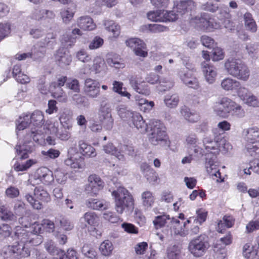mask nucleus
I'll use <instances>...</instances> for the list:
<instances>
[{
    "mask_svg": "<svg viewBox=\"0 0 259 259\" xmlns=\"http://www.w3.org/2000/svg\"><path fill=\"white\" fill-rule=\"evenodd\" d=\"M103 24L105 29L111 32L114 37H117L120 33V27L114 21L109 20H105Z\"/></svg>",
    "mask_w": 259,
    "mask_h": 259,
    "instance_id": "72a5a7b5",
    "label": "nucleus"
},
{
    "mask_svg": "<svg viewBox=\"0 0 259 259\" xmlns=\"http://www.w3.org/2000/svg\"><path fill=\"white\" fill-rule=\"evenodd\" d=\"M127 46L133 49L135 54L137 56L145 57L148 53L145 51L146 45L144 42L138 38H132L127 40L125 42Z\"/></svg>",
    "mask_w": 259,
    "mask_h": 259,
    "instance_id": "2eb2a0df",
    "label": "nucleus"
},
{
    "mask_svg": "<svg viewBox=\"0 0 259 259\" xmlns=\"http://www.w3.org/2000/svg\"><path fill=\"white\" fill-rule=\"evenodd\" d=\"M224 67L229 75L238 80L246 81L249 78L250 71L248 67L239 59H227L224 64Z\"/></svg>",
    "mask_w": 259,
    "mask_h": 259,
    "instance_id": "7ed1b4c3",
    "label": "nucleus"
},
{
    "mask_svg": "<svg viewBox=\"0 0 259 259\" xmlns=\"http://www.w3.org/2000/svg\"><path fill=\"white\" fill-rule=\"evenodd\" d=\"M76 25L81 29L88 31L93 30L96 27L93 19L88 16L79 17L76 21Z\"/></svg>",
    "mask_w": 259,
    "mask_h": 259,
    "instance_id": "aec40b11",
    "label": "nucleus"
},
{
    "mask_svg": "<svg viewBox=\"0 0 259 259\" xmlns=\"http://www.w3.org/2000/svg\"><path fill=\"white\" fill-rule=\"evenodd\" d=\"M197 218L194 219V223L201 225L206 220L207 212L204 209L200 208L196 211Z\"/></svg>",
    "mask_w": 259,
    "mask_h": 259,
    "instance_id": "13d9d810",
    "label": "nucleus"
},
{
    "mask_svg": "<svg viewBox=\"0 0 259 259\" xmlns=\"http://www.w3.org/2000/svg\"><path fill=\"white\" fill-rule=\"evenodd\" d=\"M66 87L75 93L80 92V85L78 80L76 79H68L66 83Z\"/></svg>",
    "mask_w": 259,
    "mask_h": 259,
    "instance_id": "052dcab7",
    "label": "nucleus"
},
{
    "mask_svg": "<svg viewBox=\"0 0 259 259\" xmlns=\"http://www.w3.org/2000/svg\"><path fill=\"white\" fill-rule=\"evenodd\" d=\"M175 6L181 16L189 13L195 8V3L192 0L181 1Z\"/></svg>",
    "mask_w": 259,
    "mask_h": 259,
    "instance_id": "412c9836",
    "label": "nucleus"
},
{
    "mask_svg": "<svg viewBox=\"0 0 259 259\" xmlns=\"http://www.w3.org/2000/svg\"><path fill=\"white\" fill-rule=\"evenodd\" d=\"M168 222H170L174 229V233L182 237H185L188 234V230L185 229L186 222L183 226H179L180 221L177 218H170L168 215L163 214L155 217L153 221V225L156 229H160L164 226Z\"/></svg>",
    "mask_w": 259,
    "mask_h": 259,
    "instance_id": "423d86ee",
    "label": "nucleus"
},
{
    "mask_svg": "<svg viewBox=\"0 0 259 259\" xmlns=\"http://www.w3.org/2000/svg\"><path fill=\"white\" fill-rule=\"evenodd\" d=\"M186 144L189 147H192L194 148V151L195 153L203 154L202 150L197 147L198 143V138L196 134L191 133L186 136Z\"/></svg>",
    "mask_w": 259,
    "mask_h": 259,
    "instance_id": "473e14b6",
    "label": "nucleus"
},
{
    "mask_svg": "<svg viewBox=\"0 0 259 259\" xmlns=\"http://www.w3.org/2000/svg\"><path fill=\"white\" fill-rule=\"evenodd\" d=\"M79 148L80 152L85 156L95 157L96 156L95 149L87 143L80 141L79 142Z\"/></svg>",
    "mask_w": 259,
    "mask_h": 259,
    "instance_id": "f704fd0d",
    "label": "nucleus"
},
{
    "mask_svg": "<svg viewBox=\"0 0 259 259\" xmlns=\"http://www.w3.org/2000/svg\"><path fill=\"white\" fill-rule=\"evenodd\" d=\"M128 123L131 126L132 124L141 133H145L147 130V125L139 113L136 112L133 115Z\"/></svg>",
    "mask_w": 259,
    "mask_h": 259,
    "instance_id": "b1692460",
    "label": "nucleus"
},
{
    "mask_svg": "<svg viewBox=\"0 0 259 259\" xmlns=\"http://www.w3.org/2000/svg\"><path fill=\"white\" fill-rule=\"evenodd\" d=\"M179 76L183 83L188 87L195 89L198 88V80L194 76L192 70L180 71L179 73Z\"/></svg>",
    "mask_w": 259,
    "mask_h": 259,
    "instance_id": "a211bd4d",
    "label": "nucleus"
},
{
    "mask_svg": "<svg viewBox=\"0 0 259 259\" xmlns=\"http://www.w3.org/2000/svg\"><path fill=\"white\" fill-rule=\"evenodd\" d=\"M55 58L58 65L62 67L69 65L71 62V56L66 53L63 49H59L57 51Z\"/></svg>",
    "mask_w": 259,
    "mask_h": 259,
    "instance_id": "393cba45",
    "label": "nucleus"
},
{
    "mask_svg": "<svg viewBox=\"0 0 259 259\" xmlns=\"http://www.w3.org/2000/svg\"><path fill=\"white\" fill-rule=\"evenodd\" d=\"M235 223V219L232 216L225 215L222 220H221L218 223V231L222 232L221 229L223 228L224 226L227 228L232 227Z\"/></svg>",
    "mask_w": 259,
    "mask_h": 259,
    "instance_id": "8fccbe9b",
    "label": "nucleus"
},
{
    "mask_svg": "<svg viewBox=\"0 0 259 259\" xmlns=\"http://www.w3.org/2000/svg\"><path fill=\"white\" fill-rule=\"evenodd\" d=\"M54 178L59 184H64L68 179V172L63 168H57L53 172Z\"/></svg>",
    "mask_w": 259,
    "mask_h": 259,
    "instance_id": "58836bf2",
    "label": "nucleus"
},
{
    "mask_svg": "<svg viewBox=\"0 0 259 259\" xmlns=\"http://www.w3.org/2000/svg\"><path fill=\"white\" fill-rule=\"evenodd\" d=\"M179 101V96L177 94H169L164 97V102L165 105L169 108L176 107Z\"/></svg>",
    "mask_w": 259,
    "mask_h": 259,
    "instance_id": "ea45409f",
    "label": "nucleus"
},
{
    "mask_svg": "<svg viewBox=\"0 0 259 259\" xmlns=\"http://www.w3.org/2000/svg\"><path fill=\"white\" fill-rule=\"evenodd\" d=\"M25 199L34 208L36 209H40L42 207V204L38 200L34 198L31 195L29 194H26Z\"/></svg>",
    "mask_w": 259,
    "mask_h": 259,
    "instance_id": "e2e57ef3",
    "label": "nucleus"
},
{
    "mask_svg": "<svg viewBox=\"0 0 259 259\" xmlns=\"http://www.w3.org/2000/svg\"><path fill=\"white\" fill-rule=\"evenodd\" d=\"M110 105L107 103H101L99 110L100 118H105L107 117L112 116L111 113Z\"/></svg>",
    "mask_w": 259,
    "mask_h": 259,
    "instance_id": "bf43d9fd",
    "label": "nucleus"
},
{
    "mask_svg": "<svg viewBox=\"0 0 259 259\" xmlns=\"http://www.w3.org/2000/svg\"><path fill=\"white\" fill-rule=\"evenodd\" d=\"M190 23L197 29L206 31H211L220 27L219 24L207 13H202L192 18Z\"/></svg>",
    "mask_w": 259,
    "mask_h": 259,
    "instance_id": "0eeeda50",
    "label": "nucleus"
},
{
    "mask_svg": "<svg viewBox=\"0 0 259 259\" xmlns=\"http://www.w3.org/2000/svg\"><path fill=\"white\" fill-rule=\"evenodd\" d=\"M180 14L177 12L176 8L174 6L171 11H164L163 13V22H174L178 19L180 17Z\"/></svg>",
    "mask_w": 259,
    "mask_h": 259,
    "instance_id": "de8ad7c7",
    "label": "nucleus"
},
{
    "mask_svg": "<svg viewBox=\"0 0 259 259\" xmlns=\"http://www.w3.org/2000/svg\"><path fill=\"white\" fill-rule=\"evenodd\" d=\"M67 80L66 76H61L59 77L56 81L53 82L50 86V90L53 96L61 102H65L67 101V97L61 87L65 84V83H66Z\"/></svg>",
    "mask_w": 259,
    "mask_h": 259,
    "instance_id": "f8f14e48",
    "label": "nucleus"
},
{
    "mask_svg": "<svg viewBox=\"0 0 259 259\" xmlns=\"http://www.w3.org/2000/svg\"><path fill=\"white\" fill-rule=\"evenodd\" d=\"M76 41V37L68 33L64 34L61 39L62 46L66 49L72 47L75 45Z\"/></svg>",
    "mask_w": 259,
    "mask_h": 259,
    "instance_id": "c03bdc74",
    "label": "nucleus"
},
{
    "mask_svg": "<svg viewBox=\"0 0 259 259\" xmlns=\"http://www.w3.org/2000/svg\"><path fill=\"white\" fill-rule=\"evenodd\" d=\"M164 10H157L151 11L147 13V18L153 22H163V13Z\"/></svg>",
    "mask_w": 259,
    "mask_h": 259,
    "instance_id": "37998d69",
    "label": "nucleus"
},
{
    "mask_svg": "<svg viewBox=\"0 0 259 259\" xmlns=\"http://www.w3.org/2000/svg\"><path fill=\"white\" fill-rule=\"evenodd\" d=\"M201 69L206 81L210 84L213 83L218 74L216 67L208 62L204 61L201 63Z\"/></svg>",
    "mask_w": 259,
    "mask_h": 259,
    "instance_id": "f3484780",
    "label": "nucleus"
},
{
    "mask_svg": "<svg viewBox=\"0 0 259 259\" xmlns=\"http://www.w3.org/2000/svg\"><path fill=\"white\" fill-rule=\"evenodd\" d=\"M182 115L190 122L194 123L200 119V116L196 112L191 111L189 108L184 106L181 110Z\"/></svg>",
    "mask_w": 259,
    "mask_h": 259,
    "instance_id": "c756f323",
    "label": "nucleus"
},
{
    "mask_svg": "<svg viewBox=\"0 0 259 259\" xmlns=\"http://www.w3.org/2000/svg\"><path fill=\"white\" fill-rule=\"evenodd\" d=\"M45 54L44 51H39L36 46H34L31 50V53H23L21 54H17L16 55V59L18 60H25L27 58H31L33 59H38L41 58Z\"/></svg>",
    "mask_w": 259,
    "mask_h": 259,
    "instance_id": "cd10ccee",
    "label": "nucleus"
},
{
    "mask_svg": "<svg viewBox=\"0 0 259 259\" xmlns=\"http://www.w3.org/2000/svg\"><path fill=\"white\" fill-rule=\"evenodd\" d=\"M106 62L108 65L116 68H123L124 67V63L118 55H109L106 59Z\"/></svg>",
    "mask_w": 259,
    "mask_h": 259,
    "instance_id": "4c0bfd02",
    "label": "nucleus"
},
{
    "mask_svg": "<svg viewBox=\"0 0 259 259\" xmlns=\"http://www.w3.org/2000/svg\"><path fill=\"white\" fill-rule=\"evenodd\" d=\"M142 202L146 209L150 208L154 202V197L153 193L150 191H145L141 194Z\"/></svg>",
    "mask_w": 259,
    "mask_h": 259,
    "instance_id": "e433bc0d",
    "label": "nucleus"
},
{
    "mask_svg": "<svg viewBox=\"0 0 259 259\" xmlns=\"http://www.w3.org/2000/svg\"><path fill=\"white\" fill-rule=\"evenodd\" d=\"M11 30V25L8 22L0 23V40L8 36Z\"/></svg>",
    "mask_w": 259,
    "mask_h": 259,
    "instance_id": "4d7b16f0",
    "label": "nucleus"
},
{
    "mask_svg": "<svg viewBox=\"0 0 259 259\" xmlns=\"http://www.w3.org/2000/svg\"><path fill=\"white\" fill-rule=\"evenodd\" d=\"M34 195L37 200L45 202L50 200L49 193L41 187H36L34 190Z\"/></svg>",
    "mask_w": 259,
    "mask_h": 259,
    "instance_id": "a18cd8bd",
    "label": "nucleus"
},
{
    "mask_svg": "<svg viewBox=\"0 0 259 259\" xmlns=\"http://www.w3.org/2000/svg\"><path fill=\"white\" fill-rule=\"evenodd\" d=\"M56 34L53 33H48L45 38L41 41L40 47H52L55 44Z\"/></svg>",
    "mask_w": 259,
    "mask_h": 259,
    "instance_id": "5fc2aeb1",
    "label": "nucleus"
},
{
    "mask_svg": "<svg viewBox=\"0 0 259 259\" xmlns=\"http://www.w3.org/2000/svg\"><path fill=\"white\" fill-rule=\"evenodd\" d=\"M31 123L37 127L41 126L45 122L42 112L39 110L34 111L31 115Z\"/></svg>",
    "mask_w": 259,
    "mask_h": 259,
    "instance_id": "79ce46f5",
    "label": "nucleus"
},
{
    "mask_svg": "<svg viewBox=\"0 0 259 259\" xmlns=\"http://www.w3.org/2000/svg\"><path fill=\"white\" fill-rule=\"evenodd\" d=\"M130 83L137 93L145 96L150 95V90L148 85L142 81V78L139 76H132L130 79Z\"/></svg>",
    "mask_w": 259,
    "mask_h": 259,
    "instance_id": "dca6fc26",
    "label": "nucleus"
},
{
    "mask_svg": "<svg viewBox=\"0 0 259 259\" xmlns=\"http://www.w3.org/2000/svg\"><path fill=\"white\" fill-rule=\"evenodd\" d=\"M14 239L16 244L9 246V251L12 254V257L17 259L30 255V251L26 247L28 244L36 246L42 242L41 235L33 234L21 226L16 227Z\"/></svg>",
    "mask_w": 259,
    "mask_h": 259,
    "instance_id": "f257e3e1",
    "label": "nucleus"
},
{
    "mask_svg": "<svg viewBox=\"0 0 259 259\" xmlns=\"http://www.w3.org/2000/svg\"><path fill=\"white\" fill-rule=\"evenodd\" d=\"M112 85V91L120 95L122 97H127L128 99H130L131 94L126 91H122L123 85V82L115 80L113 82Z\"/></svg>",
    "mask_w": 259,
    "mask_h": 259,
    "instance_id": "603ef678",
    "label": "nucleus"
},
{
    "mask_svg": "<svg viewBox=\"0 0 259 259\" xmlns=\"http://www.w3.org/2000/svg\"><path fill=\"white\" fill-rule=\"evenodd\" d=\"M44 136L37 130H32L27 133L24 139L17 144L15 149L18 156L21 159H25L28 157L29 153H31L34 147V143L38 144L43 142Z\"/></svg>",
    "mask_w": 259,
    "mask_h": 259,
    "instance_id": "f03ea898",
    "label": "nucleus"
},
{
    "mask_svg": "<svg viewBox=\"0 0 259 259\" xmlns=\"http://www.w3.org/2000/svg\"><path fill=\"white\" fill-rule=\"evenodd\" d=\"M205 167L207 173L210 176H214L217 178H218L217 179V182H224V179L221 178V174L220 170L217 168V164L212 158L209 160H208V158L206 159Z\"/></svg>",
    "mask_w": 259,
    "mask_h": 259,
    "instance_id": "4be33fe9",
    "label": "nucleus"
},
{
    "mask_svg": "<svg viewBox=\"0 0 259 259\" xmlns=\"http://www.w3.org/2000/svg\"><path fill=\"white\" fill-rule=\"evenodd\" d=\"M247 152L251 156H254L256 159H259V147L256 145L247 144L245 146Z\"/></svg>",
    "mask_w": 259,
    "mask_h": 259,
    "instance_id": "774afa93",
    "label": "nucleus"
},
{
    "mask_svg": "<svg viewBox=\"0 0 259 259\" xmlns=\"http://www.w3.org/2000/svg\"><path fill=\"white\" fill-rule=\"evenodd\" d=\"M99 221V217L95 212H87L80 219L79 226L82 229L87 228L88 226H95Z\"/></svg>",
    "mask_w": 259,
    "mask_h": 259,
    "instance_id": "6ab92c4d",
    "label": "nucleus"
},
{
    "mask_svg": "<svg viewBox=\"0 0 259 259\" xmlns=\"http://www.w3.org/2000/svg\"><path fill=\"white\" fill-rule=\"evenodd\" d=\"M209 245L206 236L200 235L192 239L188 244V250L195 257H201L204 255Z\"/></svg>",
    "mask_w": 259,
    "mask_h": 259,
    "instance_id": "9d476101",
    "label": "nucleus"
},
{
    "mask_svg": "<svg viewBox=\"0 0 259 259\" xmlns=\"http://www.w3.org/2000/svg\"><path fill=\"white\" fill-rule=\"evenodd\" d=\"M103 150L106 153L114 155L119 160H124V155L118 151L112 143H108L104 146Z\"/></svg>",
    "mask_w": 259,
    "mask_h": 259,
    "instance_id": "a19ab883",
    "label": "nucleus"
},
{
    "mask_svg": "<svg viewBox=\"0 0 259 259\" xmlns=\"http://www.w3.org/2000/svg\"><path fill=\"white\" fill-rule=\"evenodd\" d=\"M87 206L93 209L102 210L107 209L109 204L103 200L96 199H89L86 203Z\"/></svg>",
    "mask_w": 259,
    "mask_h": 259,
    "instance_id": "c9c22d12",
    "label": "nucleus"
},
{
    "mask_svg": "<svg viewBox=\"0 0 259 259\" xmlns=\"http://www.w3.org/2000/svg\"><path fill=\"white\" fill-rule=\"evenodd\" d=\"M19 194V190L18 188L14 186L9 187L5 191L6 196L11 199L17 197Z\"/></svg>",
    "mask_w": 259,
    "mask_h": 259,
    "instance_id": "338daca9",
    "label": "nucleus"
},
{
    "mask_svg": "<svg viewBox=\"0 0 259 259\" xmlns=\"http://www.w3.org/2000/svg\"><path fill=\"white\" fill-rule=\"evenodd\" d=\"M116 110L120 117L123 120L127 121L128 123H130L133 115L136 113L130 110L127 107L124 105H118L116 107Z\"/></svg>",
    "mask_w": 259,
    "mask_h": 259,
    "instance_id": "2f4dec72",
    "label": "nucleus"
},
{
    "mask_svg": "<svg viewBox=\"0 0 259 259\" xmlns=\"http://www.w3.org/2000/svg\"><path fill=\"white\" fill-rule=\"evenodd\" d=\"M203 145L206 151V155L212 154L213 156L219 153V144L217 141L212 140L211 138L206 137L203 140Z\"/></svg>",
    "mask_w": 259,
    "mask_h": 259,
    "instance_id": "a878e982",
    "label": "nucleus"
},
{
    "mask_svg": "<svg viewBox=\"0 0 259 259\" xmlns=\"http://www.w3.org/2000/svg\"><path fill=\"white\" fill-rule=\"evenodd\" d=\"M243 255L247 258L253 259L257 255V252L250 243H246L243 247Z\"/></svg>",
    "mask_w": 259,
    "mask_h": 259,
    "instance_id": "3c124183",
    "label": "nucleus"
},
{
    "mask_svg": "<svg viewBox=\"0 0 259 259\" xmlns=\"http://www.w3.org/2000/svg\"><path fill=\"white\" fill-rule=\"evenodd\" d=\"M83 91L90 98H96L100 94V83L97 80L88 78L84 80Z\"/></svg>",
    "mask_w": 259,
    "mask_h": 259,
    "instance_id": "4468645a",
    "label": "nucleus"
},
{
    "mask_svg": "<svg viewBox=\"0 0 259 259\" xmlns=\"http://www.w3.org/2000/svg\"><path fill=\"white\" fill-rule=\"evenodd\" d=\"M30 123L31 116L27 114H23L16 121V133L19 136V132L25 129Z\"/></svg>",
    "mask_w": 259,
    "mask_h": 259,
    "instance_id": "7c9ffc66",
    "label": "nucleus"
},
{
    "mask_svg": "<svg viewBox=\"0 0 259 259\" xmlns=\"http://www.w3.org/2000/svg\"><path fill=\"white\" fill-rule=\"evenodd\" d=\"M89 184L85 188L86 192L92 196L97 195L104 186V182L97 175H92L88 178Z\"/></svg>",
    "mask_w": 259,
    "mask_h": 259,
    "instance_id": "ddd939ff",
    "label": "nucleus"
},
{
    "mask_svg": "<svg viewBox=\"0 0 259 259\" xmlns=\"http://www.w3.org/2000/svg\"><path fill=\"white\" fill-rule=\"evenodd\" d=\"M64 164L73 169H82L85 166L84 158L78 152L75 145L70 146L67 150V158L64 161Z\"/></svg>",
    "mask_w": 259,
    "mask_h": 259,
    "instance_id": "1a4fd4ad",
    "label": "nucleus"
},
{
    "mask_svg": "<svg viewBox=\"0 0 259 259\" xmlns=\"http://www.w3.org/2000/svg\"><path fill=\"white\" fill-rule=\"evenodd\" d=\"M74 13V11L70 8H64L60 10V14L63 23L68 24L73 18Z\"/></svg>",
    "mask_w": 259,
    "mask_h": 259,
    "instance_id": "09e8293b",
    "label": "nucleus"
},
{
    "mask_svg": "<svg viewBox=\"0 0 259 259\" xmlns=\"http://www.w3.org/2000/svg\"><path fill=\"white\" fill-rule=\"evenodd\" d=\"M224 57L223 50L220 48H214L211 52V58L214 61L222 60Z\"/></svg>",
    "mask_w": 259,
    "mask_h": 259,
    "instance_id": "0e129e2a",
    "label": "nucleus"
},
{
    "mask_svg": "<svg viewBox=\"0 0 259 259\" xmlns=\"http://www.w3.org/2000/svg\"><path fill=\"white\" fill-rule=\"evenodd\" d=\"M115 203V209L119 213H122L124 211L133 210L134 201L133 196L126 189L119 187L116 190L112 192Z\"/></svg>",
    "mask_w": 259,
    "mask_h": 259,
    "instance_id": "39448f33",
    "label": "nucleus"
},
{
    "mask_svg": "<svg viewBox=\"0 0 259 259\" xmlns=\"http://www.w3.org/2000/svg\"><path fill=\"white\" fill-rule=\"evenodd\" d=\"M247 144L253 145L259 142V128L252 127L245 130L243 132Z\"/></svg>",
    "mask_w": 259,
    "mask_h": 259,
    "instance_id": "5701e85b",
    "label": "nucleus"
},
{
    "mask_svg": "<svg viewBox=\"0 0 259 259\" xmlns=\"http://www.w3.org/2000/svg\"><path fill=\"white\" fill-rule=\"evenodd\" d=\"M72 113L68 110H64L62 112L60 113L59 119L61 124L65 129L69 130L72 126L71 122L72 120Z\"/></svg>",
    "mask_w": 259,
    "mask_h": 259,
    "instance_id": "c85d7f7f",
    "label": "nucleus"
},
{
    "mask_svg": "<svg viewBox=\"0 0 259 259\" xmlns=\"http://www.w3.org/2000/svg\"><path fill=\"white\" fill-rule=\"evenodd\" d=\"M0 217L5 221L13 220L16 218L13 213L4 205H2L0 209Z\"/></svg>",
    "mask_w": 259,
    "mask_h": 259,
    "instance_id": "6e6d98bb",
    "label": "nucleus"
},
{
    "mask_svg": "<svg viewBox=\"0 0 259 259\" xmlns=\"http://www.w3.org/2000/svg\"><path fill=\"white\" fill-rule=\"evenodd\" d=\"M99 249L103 255L109 256L113 250L112 243L108 240H105L100 244Z\"/></svg>",
    "mask_w": 259,
    "mask_h": 259,
    "instance_id": "49530a36",
    "label": "nucleus"
},
{
    "mask_svg": "<svg viewBox=\"0 0 259 259\" xmlns=\"http://www.w3.org/2000/svg\"><path fill=\"white\" fill-rule=\"evenodd\" d=\"M104 64V60L101 57H97L95 58L92 67L93 71H95L96 73H99L101 72Z\"/></svg>",
    "mask_w": 259,
    "mask_h": 259,
    "instance_id": "69168bd1",
    "label": "nucleus"
},
{
    "mask_svg": "<svg viewBox=\"0 0 259 259\" xmlns=\"http://www.w3.org/2000/svg\"><path fill=\"white\" fill-rule=\"evenodd\" d=\"M73 100L76 104L81 107L88 108L90 106L89 100L80 94H75L72 97Z\"/></svg>",
    "mask_w": 259,
    "mask_h": 259,
    "instance_id": "864d4df0",
    "label": "nucleus"
},
{
    "mask_svg": "<svg viewBox=\"0 0 259 259\" xmlns=\"http://www.w3.org/2000/svg\"><path fill=\"white\" fill-rule=\"evenodd\" d=\"M150 125L151 129L148 134L149 142L155 146H168L169 140L164 124L160 120H154L151 121Z\"/></svg>",
    "mask_w": 259,
    "mask_h": 259,
    "instance_id": "20e7f679",
    "label": "nucleus"
},
{
    "mask_svg": "<svg viewBox=\"0 0 259 259\" xmlns=\"http://www.w3.org/2000/svg\"><path fill=\"white\" fill-rule=\"evenodd\" d=\"M54 181V174L52 171L47 167H41L38 168L34 174L30 177L28 182L32 186L42 183L46 185H50Z\"/></svg>",
    "mask_w": 259,
    "mask_h": 259,
    "instance_id": "6e6552de",
    "label": "nucleus"
},
{
    "mask_svg": "<svg viewBox=\"0 0 259 259\" xmlns=\"http://www.w3.org/2000/svg\"><path fill=\"white\" fill-rule=\"evenodd\" d=\"M234 101L228 97H223L216 102L213 106L214 113L219 116L227 118L231 112Z\"/></svg>",
    "mask_w": 259,
    "mask_h": 259,
    "instance_id": "9b49d317",
    "label": "nucleus"
},
{
    "mask_svg": "<svg viewBox=\"0 0 259 259\" xmlns=\"http://www.w3.org/2000/svg\"><path fill=\"white\" fill-rule=\"evenodd\" d=\"M253 167H254L253 161H250L249 163H242L239 166V171L241 174L242 171L245 175H250L251 170L253 171Z\"/></svg>",
    "mask_w": 259,
    "mask_h": 259,
    "instance_id": "680f3d73",
    "label": "nucleus"
},
{
    "mask_svg": "<svg viewBox=\"0 0 259 259\" xmlns=\"http://www.w3.org/2000/svg\"><path fill=\"white\" fill-rule=\"evenodd\" d=\"M239 85V81L230 77L224 78L221 82V88L226 91L233 92Z\"/></svg>",
    "mask_w": 259,
    "mask_h": 259,
    "instance_id": "bb28decb",
    "label": "nucleus"
}]
</instances>
